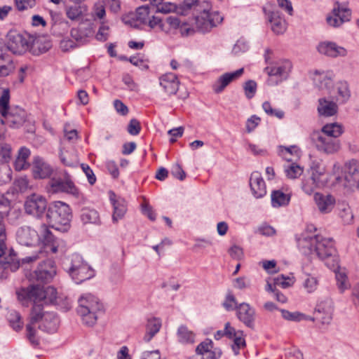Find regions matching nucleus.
Listing matches in <instances>:
<instances>
[{
  "instance_id": "3c124183",
  "label": "nucleus",
  "mask_w": 359,
  "mask_h": 359,
  "mask_svg": "<svg viewBox=\"0 0 359 359\" xmlns=\"http://www.w3.org/2000/svg\"><path fill=\"white\" fill-rule=\"evenodd\" d=\"M264 111L271 116H275L278 118H282L284 116V112L282 110L273 109L269 102H264L262 104Z\"/></svg>"
},
{
  "instance_id": "473e14b6",
  "label": "nucleus",
  "mask_w": 359,
  "mask_h": 359,
  "mask_svg": "<svg viewBox=\"0 0 359 359\" xmlns=\"http://www.w3.org/2000/svg\"><path fill=\"white\" fill-rule=\"evenodd\" d=\"M161 320L158 318H152L148 320L146 326V334L144 340L149 342L160 330L161 327Z\"/></svg>"
},
{
  "instance_id": "79ce46f5",
  "label": "nucleus",
  "mask_w": 359,
  "mask_h": 359,
  "mask_svg": "<svg viewBox=\"0 0 359 359\" xmlns=\"http://www.w3.org/2000/svg\"><path fill=\"white\" fill-rule=\"evenodd\" d=\"M8 319L11 326L15 330H18L22 327L23 323L21 320L20 313L16 311H10L8 314Z\"/></svg>"
},
{
  "instance_id": "b1692460",
  "label": "nucleus",
  "mask_w": 359,
  "mask_h": 359,
  "mask_svg": "<svg viewBox=\"0 0 359 359\" xmlns=\"http://www.w3.org/2000/svg\"><path fill=\"white\" fill-rule=\"evenodd\" d=\"M237 316L246 326L250 328L254 327L255 309L247 303H242L236 308Z\"/></svg>"
},
{
  "instance_id": "09e8293b",
  "label": "nucleus",
  "mask_w": 359,
  "mask_h": 359,
  "mask_svg": "<svg viewBox=\"0 0 359 359\" xmlns=\"http://www.w3.org/2000/svg\"><path fill=\"white\" fill-rule=\"evenodd\" d=\"M257 84L254 80H248L243 84L245 95L248 99H252L257 92Z\"/></svg>"
},
{
  "instance_id": "e2e57ef3",
  "label": "nucleus",
  "mask_w": 359,
  "mask_h": 359,
  "mask_svg": "<svg viewBox=\"0 0 359 359\" xmlns=\"http://www.w3.org/2000/svg\"><path fill=\"white\" fill-rule=\"evenodd\" d=\"M336 278L339 288L341 292H344L349 286L346 275L344 273H339L336 275Z\"/></svg>"
},
{
  "instance_id": "cd10ccee",
  "label": "nucleus",
  "mask_w": 359,
  "mask_h": 359,
  "mask_svg": "<svg viewBox=\"0 0 359 359\" xmlns=\"http://www.w3.org/2000/svg\"><path fill=\"white\" fill-rule=\"evenodd\" d=\"M317 111L320 116L329 117L335 115L338 111V106L336 102L326 98H320Z\"/></svg>"
},
{
  "instance_id": "c9c22d12",
  "label": "nucleus",
  "mask_w": 359,
  "mask_h": 359,
  "mask_svg": "<svg viewBox=\"0 0 359 359\" xmlns=\"http://www.w3.org/2000/svg\"><path fill=\"white\" fill-rule=\"evenodd\" d=\"M323 187L320 180H316L311 175L309 177L304 176L302 181V189L308 195H311L313 193L316 189Z\"/></svg>"
},
{
  "instance_id": "423d86ee",
  "label": "nucleus",
  "mask_w": 359,
  "mask_h": 359,
  "mask_svg": "<svg viewBox=\"0 0 359 359\" xmlns=\"http://www.w3.org/2000/svg\"><path fill=\"white\" fill-rule=\"evenodd\" d=\"M72 214L69 206L61 201H56L49 205L46 218L49 225L60 231H67L70 227Z\"/></svg>"
},
{
  "instance_id": "c756f323",
  "label": "nucleus",
  "mask_w": 359,
  "mask_h": 359,
  "mask_svg": "<svg viewBox=\"0 0 359 359\" xmlns=\"http://www.w3.org/2000/svg\"><path fill=\"white\" fill-rule=\"evenodd\" d=\"M269 22L272 31L276 34H280L286 30V22L280 17L277 11H272L269 15Z\"/></svg>"
},
{
  "instance_id": "39448f33",
  "label": "nucleus",
  "mask_w": 359,
  "mask_h": 359,
  "mask_svg": "<svg viewBox=\"0 0 359 359\" xmlns=\"http://www.w3.org/2000/svg\"><path fill=\"white\" fill-rule=\"evenodd\" d=\"M18 242L25 246H35L39 243L43 245H51V250L57 252L55 246V238L46 224H41L37 229L29 226H23L16 233Z\"/></svg>"
},
{
  "instance_id": "a18cd8bd",
  "label": "nucleus",
  "mask_w": 359,
  "mask_h": 359,
  "mask_svg": "<svg viewBox=\"0 0 359 359\" xmlns=\"http://www.w3.org/2000/svg\"><path fill=\"white\" fill-rule=\"evenodd\" d=\"M337 90L339 99L342 102L346 101L351 95L348 85L346 81H339L337 83Z\"/></svg>"
},
{
  "instance_id": "4be33fe9",
  "label": "nucleus",
  "mask_w": 359,
  "mask_h": 359,
  "mask_svg": "<svg viewBox=\"0 0 359 359\" xmlns=\"http://www.w3.org/2000/svg\"><path fill=\"white\" fill-rule=\"evenodd\" d=\"M250 187L252 195L256 198H260L266 194V187L261 173L253 172L250 178Z\"/></svg>"
},
{
  "instance_id": "f8f14e48",
  "label": "nucleus",
  "mask_w": 359,
  "mask_h": 359,
  "mask_svg": "<svg viewBox=\"0 0 359 359\" xmlns=\"http://www.w3.org/2000/svg\"><path fill=\"white\" fill-rule=\"evenodd\" d=\"M351 11L344 4L337 1L330 13L326 17L327 25L332 27H339L344 23L349 22Z\"/></svg>"
},
{
  "instance_id": "ea45409f",
  "label": "nucleus",
  "mask_w": 359,
  "mask_h": 359,
  "mask_svg": "<svg viewBox=\"0 0 359 359\" xmlns=\"http://www.w3.org/2000/svg\"><path fill=\"white\" fill-rule=\"evenodd\" d=\"M83 10L81 6H70L65 8L67 17L73 21L79 20L83 15Z\"/></svg>"
},
{
  "instance_id": "49530a36",
  "label": "nucleus",
  "mask_w": 359,
  "mask_h": 359,
  "mask_svg": "<svg viewBox=\"0 0 359 359\" xmlns=\"http://www.w3.org/2000/svg\"><path fill=\"white\" fill-rule=\"evenodd\" d=\"M149 9L148 6H142L137 8L135 13V20L140 23H147L149 18Z\"/></svg>"
},
{
  "instance_id": "6ab92c4d",
  "label": "nucleus",
  "mask_w": 359,
  "mask_h": 359,
  "mask_svg": "<svg viewBox=\"0 0 359 359\" xmlns=\"http://www.w3.org/2000/svg\"><path fill=\"white\" fill-rule=\"evenodd\" d=\"M244 69L241 68L233 72H226L221 75L212 85L215 93H219L232 81L239 79L243 74Z\"/></svg>"
},
{
  "instance_id": "de8ad7c7",
  "label": "nucleus",
  "mask_w": 359,
  "mask_h": 359,
  "mask_svg": "<svg viewBox=\"0 0 359 359\" xmlns=\"http://www.w3.org/2000/svg\"><path fill=\"white\" fill-rule=\"evenodd\" d=\"M279 154L284 158L287 161H292L291 158H287V155L290 156H299V149L297 146H290L289 147L280 146L279 147Z\"/></svg>"
},
{
  "instance_id": "1a4fd4ad",
  "label": "nucleus",
  "mask_w": 359,
  "mask_h": 359,
  "mask_svg": "<svg viewBox=\"0 0 359 359\" xmlns=\"http://www.w3.org/2000/svg\"><path fill=\"white\" fill-rule=\"evenodd\" d=\"M67 271L77 284L90 279L94 276L93 270L78 254L72 255L69 266Z\"/></svg>"
},
{
  "instance_id": "f257e3e1",
  "label": "nucleus",
  "mask_w": 359,
  "mask_h": 359,
  "mask_svg": "<svg viewBox=\"0 0 359 359\" xmlns=\"http://www.w3.org/2000/svg\"><path fill=\"white\" fill-rule=\"evenodd\" d=\"M299 250L306 256L316 255L321 259H332L331 265L326 262L328 267L334 269L337 266L335 257L336 250L332 238H324L320 235H313L307 231L296 236Z\"/></svg>"
},
{
  "instance_id": "9d476101",
  "label": "nucleus",
  "mask_w": 359,
  "mask_h": 359,
  "mask_svg": "<svg viewBox=\"0 0 359 359\" xmlns=\"http://www.w3.org/2000/svg\"><path fill=\"white\" fill-rule=\"evenodd\" d=\"M32 36L27 34H21L10 31L7 34V48L14 54L21 55L29 50Z\"/></svg>"
},
{
  "instance_id": "6e6552de",
  "label": "nucleus",
  "mask_w": 359,
  "mask_h": 359,
  "mask_svg": "<svg viewBox=\"0 0 359 359\" xmlns=\"http://www.w3.org/2000/svg\"><path fill=\"white\" fill-rule=\"evenodd\" d=\"M222 21L223 16L219 12L212 11L209 2L205 1L203 10L195 18V25L198 32L206 33Z\"/></svg>"
},
{
  "instance_id": "69168bd1",
  "label": "nucleus",
  "mask_w": 359,
  "mask_h": 359,
  "mask_svg": "<svg viewBox=\"0 0 359 359\" xmlns=\"http://www.w3.org/2000/svg\"><path fill=\"white\" fill-rule=\"evenodd\" d=\"M228 252L231 257L236 260H241L243 257V249L236 245L231 247Z\"/></svg>"
},
{
  "instance_id": "58836bf2",
  "label": "nucleus",
  "mask_w": 359,
  "mask_h": 359,
  "mask_svg": "<svg viewBox=\"0 0 359 359\" xmlns=\"http://www.w3.org/2000/svg\"><path fill=\"white\" fill-rule=\"evenodd\" d=\"M81 219L84 224H97L100 221L99 214L95 210L83 208L81 210Z\"/></svg>"
},
{
  "instance_id": "7ed1b4c3",
  "label": "nucleus",
  "mask_w": 359,
  "mask_h": 359,
  "mask_svg": "<svg viewBox=\"0 0 359 359\" xmlns=\"http://www.w3.org/2000/svg\"><path fill=\"white\" fill-rule=\"evenodd\" d=\"M343 133L341 125L337 123H327L320 130L313 131L311 134V140L318 151L331 154L339 149L340 144L337 138Z\"/></svg>"
},
{
  "instance_id": "bf43d9fd",
  "label": "nucleus",
  "mask_w": 359,
  "mask_h": 359,
  "mask_svg": "<svg viewBox=\"0 0 359 359\" xmlns=\"http://www.w3.org/2000/svg\"><path fill=\"white\" fill-rule=\"evenodd\" d=\"M128 132L132 135H137L141 130L140 123L135 118H133L130 121L128 126Z\"/></svg>"
},
{
  "instance_id": "412c9836",
  "label": "nucleus",
  "mask_w": 359,
  "mask_h": 359,
  "mask_svg": "<svg viewBox=\"0 0 359 359\" xmlns=\"http://www.w3.org/2000/svg\"><path fill=\"white\" fill-rule=\"evenodd\" d=\"M159 84L168 95H175L179 89L180 81L173 73H167L159 78Z\"/></svg>"
},
{
  "instance_id": "9b49d317",
  "label": "nucleus",
  "mask_w": 359,
  "mask_h": 359,
  "mask_svg": "<svg viewBox=\"0 0 359 359\" xmlns=\"http://www.w3.org/2000/svg\"><path fill=\"white\" fill-rule=\"evenodd\" d=\"M292 68L291 62L284 60L276 63L271 67L264 68V72L268 74L267 84L276 86L286 79Z\"/></svg>"
},
{
  "instance_id": "603ef678",
  "label": "nucleus",
  "mask_w": 359,
  "mask_h": 359,
  "mask_svg": "<svg viewBox=\"0 0 359 359\" xmlns=\"http://www.w3.org/2000/svg\"><path fill=\"white\" fill-rule=\"evenodd\" d=\"M109 36V27L104 22H101L95 38L100 41H105Z\"/></svg>"
},
{
  "instance_id": "774afa93",
  "label": "nucleus",
  "mask_w": 359,
  "mask_h": 359,
  "mask_svg": "<svg viewBox=\"0 0 359 359\" xmlns=\"http://www.w3.org/2000/svg\"><path fill=\"white\" fill-rule=\"evenodd\" d=\"M12 171L7 165L3 166L0 168V181L6 183L11 180Z\"/></svg>"
},
{
  "instance_id": "0e129e2a",
  "label": "nucleus",
  "mask_w": 359,
  "mask_h": 359,
  "mask_svg": "<svg viewBox=\"0 0 359 359\" xmlns=\"http://www.w3.org/2000/svg\"><path fill=\"white\" fill-rule=\"evenodd\" d=\"M171 174L177 179L180 180H184L186 177V173L183 170L181 165L178 163H176L172 165L171 168Z\"/></svg>"
},
{
  "instance_id": "dca6fc26",
  "label": "nucleus",
  "mask_w": 359,
  "mask_h": 359,
  "mask_svg": "<svg viewBox=\"0 0 359 359\" xmlns=\"http://www.w3.org/2000/svg\"><path fill=\"white\" fill-rule=\"evenodd\" d=\"M3 117L10 127L18 128L25 122L27 113L23 109L16 106L11 108Z\"/></svg>"
},
{
  "instance_id": "72a5a7b5",
  "label": "nucleus",
  "mask_w": 359,
  "mask_h": 359,
  "mask_svg": "<svg viewBox=\"0 0 359 359\" xmlns=\"http://www.w3.org/2000/svg\"><path fill=\"white\" fill-rule=\"evenodd\" d=\"M271 205L273 208L286 206L290 201V194H285L281 190H274L271 193Z\"/></svg>"
},
{
  "instance_id": "bb28decb",
  "label": "nucleus",
  "mask_w": 359,
  "mask_h": 359,
  "mask_svg": "<svg viewBox=\"0 0 359 359\" xmlns=\"http://www.w3.org/2000/svg\"><path fill=\"white\" fill-rule=\"evenodd\" d=\"M93 33V27L90 23L85 26L83 22L81 23L76 28H72L70 31L71 36L77 42L84 43L86 39Z\"/></svg>"
},
{
  "instance_id": "a19ab883",
  "label": "nucleus",
  "mask_w": 359,
  "mask_h": 359,
  "mask_svg": "<svg viewBox=\"0 0 359 359\" xmlns=\"http://www.w3.org/2000/svg\"><path fill=\"white\" fill-rule=\"evenodd\" d=\"M303 171V168L295 163H292L285 166V172L287 177L289 179L297 178L302 175Z\"/></svg>"
},
{
  "instance_id": "a878e982",
  "label": "nucleus",
  "mask_w": 359,
  "mask_h": 359,
  "mask_svg": "<svg viewBox=\"0 0 359 359\" xmlns=\"http://www.w3.org/2000/svg\"><path fill=\"white\" fill-rule=\"evenodd\" d=\"M314 201L319 211L323 214L331 212L335 204V199L332 195L318 192L315 194Z\"/></svg>"
},
{
  "instance_id": "052dcab7",
  "label": "nucleus",
  "mask_w": 359,
  "mask_h": 359,
  "mask_svg": "<svg viewBox=\"0 0 359 359\" xmlns=\"http://www.w3.org/2000/svg\"><path fill=\"white\" fill-rule=\"evenodd\" d=\"M15 189L17 191L25 192L29 187V182L26 177H20L15 182Z\"/></svg>"
},
{
  "instance_id": "5701e85b",
  "label": "nucleus",
  "mask_w": 359,
  "mask_h": 359,
  "mask_svg": "<svg viewBox=\"0 0 359 359\" xmlns=\"http://www.w3.org/2000/svg\"><path fill=\"white\" fill-rule=\"evenodd\" d=\"M32 172L34 178L43 179L51 175L53 168L43 158L35 156L33 160Z\"/></svg>"
},
{
  "instance_id": "aec40b11",
  "label": "nucleus",
  "mask_w": 359,
  "mask_h": 359,
  "mask_svg": "<svg viewBox=\"0 0 359 359\" xmlns=\"http://www.w3.org/2000/svg\"><path fill=\"white\" fill-rule=\"evenodd\" d=\"M318 50L320 53L331 57H344L347 55L345 48L331 41L320 43L318 46Z\"/></svg>"
},
{
  "instance_id": "f3484780",
  "label": "nucleus",
  "mask_w": 359,
  "mask_h": 359,
  "mask_svg": "<svg viewBox=\"0 0 359 359\" xmlns=\"http://www.w3.org/2000/svg\"><path fill=\"white\" fill-rule=\"evenodd\" d=\"M10 201L0 194V257L4 254L6 250L5 241L6 239L4 217L9 208Z\"/></svg>"
},
{
  "instance_id": "4468645a",
  "label": "nucleus",
  "mask_w": 359,
  "mask_h": 359,
  "mask_svg": "<svg viewBox=\"0 0 359 359\" xmlns=\"http://www.w3.org/2000/svg\"><path fill=\"white\" fill-rule=\"evenodd\" d=\"M24 206L26 213L41 217L47 208V201L43 196L33 194L27 197Z\"/></svg>"
},
{
  "instance_id": "338daca9",
  "label": "nucleus",
  "mask_w": 359,
  "mask_h": 359,
  "mask_svg": "<svg viewBox=\"0 0 359 359\" xmlns=\"http://www.w3.org/2000/svg\"><path fill=\"white\" fill-rule=\"evenodd\" d=\"M260 118L253 115L248 119L246 122V130L248 133H251L260 123Z\"/></svg>"
},
{
  "instance_id": "680f3d73",
  "label": "nucleus",
  "mask_w": 359,
  "mask_h": 359,
  "mask_svg": "<svg viewBox=\"0 0 359 359\" xmlns=\"http://www.w3.org/2000/svg\"><path fill=\"white\" fill-rule=\"evenodd\" d=\"M60 159L62 163L69 167H75L79 164V158L76 154L68 158L66 155L62 154Z\"/></svg>"
},
{
  "instance_id": "7c9ffc66",
  "label": "nucleus",
  "mask_w": 359,
  "mask_h": 359,
  "mask_svg": "<svg viewBox=\"0 0 359 359\" xmlns=\"http://www.w3.org/2000/svg\"><path fill=\"white\" fill-rule=\"evenodd\" d=\"M311 176L316 180H320L321 184L325 186L327 182L326 177V169L325 165L320 161H313L311 165Z\"/></svg>"
},
{
  "instance_id": "c85d7f7f",
  "label": "nucleus",
  "mask_w": 359,
  "mask_h": 359,
  "mask_svg": "<svg viewBox=\"0 0 359 359\" xmlns=\"http://www.w3.org/2000/svg\"><path fill=\"white\" fill-rule=\"evenodd\" d=\"M51 47V43L43 37L32 36V42L29 50L34 55H40L48 51Z\"/></svg>"
},
{
  "instance_id": "5fc2aeb1",
  "label": "nucleus",
  "mask_w": 359,
  "mask_h": 359,
  "mask_svg": "<svg viewBox=\"0 0 359 359\" xmlns=\"http://www.w3.org/2000/svg\"><path fill=\"white\" fill-rule=\"evenodd\" d=\"M3 261L4 262V264L7 266L9 272H14L16 270L18 269L20 266V263L18 261L16 260L15 257L13 256H11V255L3 259Z\"/></svg>"
},
{
  "instance_id": "0eeeda50",
  "label": "nucleus",
  "mask_w": 359,
  "mask_h": 359,
  "mask_svg": "<svg viewBox=\"0 0 359 359\" xmlns=\"http://www.w3.org/2000/svg\"><path fill=\"white\" fill-rule=\"evenodd\" d=\"M77 312L82 321L88 326L94 325L97 320V313L102 310V305L97 297L90 293L81 296L78 300Z\"/></svg>"
},
{
  "instance_id": "37998d69",
  "label": "nucleus",
  "mask_w": 359,
  "mask_h": 359,
  "mask_svg": "<svg viewBox=\"0 0 359 359\" xmlns=\"http://www.w3.org/2000/svg\"><path fill=\"white\" fill-rule=\"evenodd\" d=\"M210 348H212V341L210 339H206L197 346L196 348V355L192 358H195V359H198V358L204 359V356Z\"/></svg>"
},
{
  "instance_id": "864d4df0",
  "label": "nucleus",
  "mask_w": 359,
  "mask_h": 359,
  "mask_svg": "<svg viewBox=\"0 0 359 359\" xmlns=\"http://www.w3.org/2000/svg\"><path fill=\"white\" fill-rule=\"evenodd\" d=\"M222 305L227 311H233L238 306L235 297L231 292L226 294Z\"/></svg>"
},
{
  "instance_id": "8fccbe9b",
  "label": "nucleus",
  "mask_w": 359,
  "mask_h": 359,
  "mask_svg": "<svg viewBox=\"0 0 359 359\" xmlns=\"http://www.w3.org/2000/svg\"><path fill=\"white\" fill-rule=\"evenodd\" d=\"M303 285L308 293H312L317 290L318 280L316 277L308 276L304 280Z\"/></svg>"
},
{
  "instance_id": "f704fd0d",
  "label": "nucleus",
  "mask_w": 359,
  "mask_h": 359,
  "mask_svg": "<svg viewBox=\"0 0 359 359\" xmlns=\"http://www.w3.org/2000/svg\"><path fill=\"white\" fill-rule=\"evenodd\" d=\"M177 337L178 341L183 344H194L195 341L194 332L184 325L178 327Z\"/></svg>"
},
{
  "instance_id": "6e6d98bb",
  "label": "nucleus",
  "mask_w": 359,
  "mask_h": 359,
  "mask_svg": "<svg viewBox=\"0 0 359 359\" xmlns=\"http://www.w3.org/2000/svg\"><path fill=\"white\" fill-rule=\"evenodd\" d=\"M16 8L20 11H23L33 8L35 4V0H15Z\"/></svg>"
},
{
  "instance_id": "c03bdc74",
  "label": "nucleus",
  "mask_w": 359,
  "mask_h": 359,
  "mask_svg": "<svg viewBox=\"0 0 359 359\" xmlns=\"http://www.w3.org/2000/svg\"><path fill=\"white\" fill-rule=\"evenodd\" d=\"M9 90L4 89L0 97V114L2 116L9 111Z\"/></svg>"
},
{
  "instance_id": "2eb2a0df",
  "label": "nucleus",
  "mask_w": 359,
  "mask_h": 359,
  "mask_svg": "<svg viewBox=\"0 0 359 359\" xmlns=\"http://www.w3.org/2000/svg\"><path fill=\"white\" fill-rule=\"evenodd\" d=\"M56 274L55 262L51 259H47L41 263L34 272L36 280L41 283H48Z\"/></svg>"
},
{
  "instance_id": "13d9d810",
  "label": "nucleus",
  "mask_w": 359,
  "mask_h": 359,
  "mask_svg": "<svg viewBox=\"0 0 359 359\" xmlns=\"http://www.w3.org/2000/svg\"><path fill=\"white\" fill-rule=\"evenodd\" d=\"M81 167L88 179V183L90 185H93L96 182L97 178L93 170L88 165L84 163H82Z\"/></svg>"
},
{
  "instance_id": "e433bc0d",
  "label": "nucleus",
  "mask_w": 359,
  "mask_h": 359,
  "mask_svg": "<svg viewBox=\"0 0 359 359\" xmlns=\"http://www.w3.org/2000/svg\"><path fill=\"white\" fill-rule=\"evenodd\" d=\"M30 155V151L25 148L22 147L18 151V155L15 161L14 166L16 170H22L28 168L29 163L27 160Z\"/></svg>"
},
{
  "instance_id": "20e7f679",
  "label": "nucleus",
  "mask_w": 359,
  "mask_h": 359,
  "mask_svg": "<svg viewBox=\"0 0 359 359\" xmlns=\"http://www.w3.org/2000/svg\"><path fill=\"white\" fill-rule=\"evenodd\" d=\"M39 316L33 320L32 313H29V323L26 326L27 337L34 346L39 344L38 330L47 333H54L59 326V318L57 314L52 311H44L43 308L39 312Z\"/></svg>"
},
{
  "instance_id": "393cba45",
  "label": "nucleus",
  "mask_w": 359,
  "mask_h": 359,
  "mask_svg": "<svg viewBox=\"0 0 359 359\" xmlns=\"http://www.w3.org/2000/svg\"><path fill=\"white\" fill-rule=\"evenodd\" d=\"M109 197L114 207L112 220L114 223H116L123 217L127 211L126 201L121 197H117L113 192L110 193Z\"/></svg>"
},
{
  "instance_id": "a211bd4d",
  "label": "nucleus",
  "mask_w": 359,
  "mask_h": 359,
  "mask_svg": "<svg viewBox=\"0 0 359 359\" xmlns=\"http://www.w3.org/2000/svg\"><path fill=\"white\" fill-rule=\"evenodd\" d=\"M344 180L346 183L344 186L349 189L355 187L357 182L359 180V162L356 160H351L345 165Z\"/></svg>"
},
{
  "instance_id": "ddd939ff",
  "label": "nucleus",
  "mask_w": 359,
  "mask_h": 359,
  "mask_svg": "<svg viewBox=\"0 0 359 359\" xmlns=\"http://www.w3.org/2000/svg\"><path fill=\"white\" fill-rule=\"evenodd\" d=\"M49 185L53 193H66L77 198L81 195L79 188L75 185L71 176L67 172H64L63 179H52L49 182Z\"/></svg>"
},
{
  "instance_id": "4c0bfd02",
  "label": "nucleus",
  "mask_w": 359,
  "mask_h": 359,
  "mask_svg": "<svg viewBox=\"0 0 359 359\" xmlns=\"http://www.w3.org/2000/svg\"><path fill=\"white\" fill-rule=\"evenodd\" d=\"M280 312L282 314V317L286 320L299 322L304 320L311 321H314L315 320L314 318L307 316L305 314L300 313L299 311L290 312L285 309H280Z\"/></svg>"
},
{
  "instance_id": "2f4dec72",
  "label": "nucleus",
  "mask_w": 359,
  "mask_h": 359,
  "mask_svg": "<svg viewBox=\"0 0 359 359\" xmlns=\"http://www.w3.org/2000/svg\"><path fill=\"white\" fill-rule=\"evenodd\" d=\"M313 81L320 89H330L333 86L332 75L328 73L315 71Z\"/></svg>"
},
{
  "instance_id": "f03ea898",
  "label": "nucleus",
  "mask_w": 359,
  "mask_h": 359,
  "mask_svg": "<svg viewBox=\"0 0 359 359\" xmlns=\"http://www.w3.org/2000/svg\"><path fill=\"white\" fill-rule=\"evenodd\" d=\"M18 301L24 306L32 304L30 313L34 320L39 316V312L43 308L46 301L52 302L56 299V290L51 286L44 287L39 284H31L26 287H22L16 292Z\"/></svg>"
},
{
  "instance_id": "4d7b16f0",
  "label": "nucleus",
  "mask_w": 359,
  "mask_h": 359,
  "mask_svg": "<svg viewBox=\"0 0 359 359\" xmlns=\"http://www.w3.org/2000/svg\"><path fill=\"white\" fill-rule=\"evenodd\" d=\"M233 339L234 344L232 346V349L235 354L238 355L239 353L240 348L245 346V341L243 337V335H241V334H236L233 337Z\"/></svg>"
}]
</instances>
